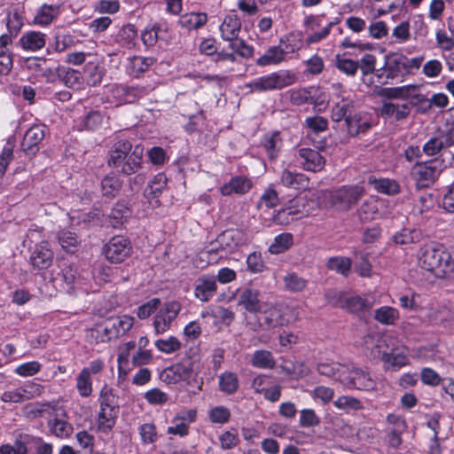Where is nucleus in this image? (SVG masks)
<instances>
[{
  "instance_id": "2f4dec72",
  "label": "nucleus",
  "mask_w": 454,
  "mask_h": 454,
  "mask_svg": "<svg viewBox=\"0 0 454 454\" xmlns=\"http://www.w3.org/2000/svg\"><path fill=\"white\" fill-rule=\"evenodd\" d=\"M132 150V145L128 140L116 142L109 152L108 164L114 168H119L127 158L128 153Z\"/></svg>"
},
{
  "instance_id": "a19ab883",
  "label": "nucleus",
  "mask_w": 454,
  "mask_h": 454,
  "mask_svg": "<svg viewBox=\"0 0 454 454\" xmlns=\"http://www.w3.org/2000/svg\"><path fill=\"white\" fill-rule=\"evenodd\" d=\"M347 364H340L335 362L320 363L317 365V372L319 374L333 379L340 383V378L344 376L347 372Z\"/></svg>"
},
{
  "instance_id": "f3484780",
  "label": "nucleus",
  "mask_w": 454,
  "mask_h": 454,
  "mask_svg": "<svg viewBox=\"0 0 454 454\" xmlns=\"http://www.w3.org/2000/svg\"><path fill=\"white\" fill-rule=\"evenodd\" d=\"M373 125L372 115L367 113H349L346 119L345 127L347 132L351 137H356L361 133H365Z\"/></svg>"
},
{
  "instance_id": "4be33fe9",
  "label": "nucleus",
  "mask_w": 454,
  "mask_h": 454,
  "mask_svg": "<svg viewBox=\"0 0 454 454\" xmlns=\"http://www.w3.org/2000/svg\"><path fill=\"white\" fill-rule=\"evenodd\" d=\"M294 47L289 48L287 45L283 48L281 45H273L269 47L265 52L259 57L255 63L259 67L278 66L286 59L287 52H294Z\"/></svg>"
},
{
  "instance_id": "f03ea898",
  "label": "nucleus",
  "mask_w": 454,
  "mask_h": 454,
  "mask_svg": "<svg viewBox=\"0 0 454 454\" xmlns=\"http://www.w3.org/2000/svg\"><path fill=\"white\" fill-rule=\"evenodd\" d=\"M372 343L371 354L374 358H380L387 369L397 371L409 364L407 348L403 346L400 340L392 336H372L368 337Z\"/></svg>"
},
{
  "instance_id": "4d7b16f0",
  "label": "nucleus",
  "mask_w": 454,
  "mask_h": 454,
  "mask_svg": "<svg viewBox=\"0 0 454 454\" xmlns=\"http://www.w3.org/2000/svg\"><path fill=\"white\" fill-rule=\"evenodd\" d=\"M217 249L213 243L210 247L201 251L197 255L195 264L197 267L205 268L208 264H214L218 262V259L223 255L217 254Z\"/></svg>"
},
{
  "instance_id": "5701e85b",
  "label": "nucleus",
  "mask_w": 454,
  "mask_h": 454,
  "mask_svg": "<svg viewBox=\"0 0 454 454\" xmlns=\"http://www.w3.org/2000/svg\"><path fill=\"white\" fill-rule=\"evenodd\" d=\"M217 291V284L215 276L202 275L194 286V296L203 302L210 301Z\"/></svg>"
},
{
  "instance_id": "4c0bfd02",
  "label": "nucleus",
  "mask_w": 454,
  "mask_h": 454,
  "mask_svg": "<svg viewBox=\"0 0 454 454\" xmlns=\"http://www.w3.org/2000/svg\"><path fill=\"white\" fill-rule=\"evenodd\" d=\"M280 180L283 185L294 190L306 189L309 184V178L305 175L287 169L282 172Z\"/></svg>"
},
{
  "instance_id": "79ce46f5",
  "label": "nucleus",
  "mask_w": 454,
  "mask_h": 454,
  "mask_svg": "<svg viewBox=\"0 0 454 454\" xmlns=\"http://www.w3.org/2000/svg\"><path fill=\"white\" fill-rule=\"evenodd\" d=\"M308 137L318 135L328 129V120L320 115L308 116L303 122Z\"/></svg>"
},
{
  "instance_id": "603ef678",
  "label": "nucleus",
  "mask_w": 454,
  "mask_h": 454,
  "mask_svg": "<svg viewBox=\"0 0 454 454\" xmlns=\"http://www.w3.org/2000/svg\"><path fill=\"white\" fill-rule=\"evenodd\" d=\"M59 76L64 84L68 88H79L82 83L81 73L70 67H61L58 69Z\"/></svg>"
},
{
  "instance_id": "b1692460",
  "label": "nucleus",
  "mask_w": 454,
  "mask_h": 454,
  "mask_svg": "<svg viewBox=\"0 0 454 454\" xmlns=\"http://www.w3.org/2000/svg\"><path fill=\"white\" fill-rule=\"evenodd\" d=\"M380 96L388 99H419V86L417 84H407L399 87L383 88L380 91Z\"/></svg>"
},
{
  "instance_id": "8fccbe9b",
  "label": "nucleus",
  "mask_w": 454,
  "mask_h": 454,
  "mask_svg": "<svg viewBox=\"0 0 454 454\" xmlns=\"http://www.w3.org/2000/svg\"><path fill=\"white\" fill-rule=\"evenodd\" d=\"M219 389L226 395L234 394L239 387V381L236 373L224 372L219 375Z\"/></svg>"
},
{
  "instance_id": "052dcab7",
  "label": "nucleus",
  "mask_w": 454,
  "mask_h": 454,
  "mask_svg": "<svg viewBox=\"0 0 454 454\" xmlns=\"http://www.w3.org/2000/svg\"><path fill=\"white\" fill-rule=\"evenodd\" d=\"M76 389L82 397H89L92 394V379L86 369H82L76 377Z\"/></svg>"
},
{
  "instance_id": "5fc2aeb1",
  "label": "nucleus",
  "mask_w": 454,
  "mask_h": 454,
  "mask_svg": "<svg viewBox=\"0 0 454 454\" xmlns=\"http://www.w3.org/2000/svg\"><path fill=\"white\" fill-rule=\"evenodd\" d=\"M121 186V182L120 178L114 174L106 176L101 181L102 193L109 198L115 197L118 194Z\"/></svg>"
},
{
  "instance_id": "20e7f679",
  "label": "nucleus",
  "mask_w": 454,
  "mask_h": 454,
  "mask_svg": "<svg viewBox=\"0 0 454 454\" xmlns=\"http://www.w3.org/2000/svg\"><path fill=\"white\" fill-rule=\"evenodd\" d=\"M296 75L289 70H279L266 75L256 77L247 84L252 92L281 90L294 84Z\"/></svg>"
},
{
  "instance_id": "c9c22d12",
  "label": "nucleus",
  "mask_w": 454,
  "mask_h": 454,
  "mask_svg": "<svg viewBox=\"0 0 454 454\" xmlns=\"http://www.w3.org/2000/svg\"><path fill=\"white\" fill-rule=\"evenodd\" d=\"M111 93L117 104H131L140 97L141 90L137 87L116 85L112 89Z\"/></svg>"
},
{
  "instance_id": "2eb2a0df",
  "label": "nucleus",
  "mask_w": 454,
  "mask_h": 454,
  "mask_svg": "<svg viewBox=\"0 0 454 454\" xmlns=\"http://www.w3.org/2000/svg\"><path fill=\"white\" fill-rule=\"evenodd\" d=\"M294 157L296 164L306 171L317 172L325 165V160L320 153L311 148H299Z\"/></svg>"
},
{
  "instance_id": "3c124183",
  "label": "nucleus",
  "mask_w": 454,
  "mask_h": 454,
  "mask_svg": "<svg viewBox=\"0 0 454 454\" xmlns=\"http://www.w3.org/2000/svg\"><path fill=\"white\" fill-rule=\"evenodd\" d=\"M48 427L51 433L59 438H67L73 432V427L70 423L57 417L49 420Z\"/></svg>"
},
{
  "instance_id": "dca6fc26",
  "label": "nucleus",
  "mask_w": 454,
  "mask_h": 454,
  "mask_svg": "<svg viewBox=\"0 0 454 454\" xmlns=\"http://www.w3.org/2000/svg\"><path fill=\"white\" fill-rule=\"evenodd\" d=\"M197 418L195 409H184L179 411L171 419V425L167 428V433L179 437L189 434L190 426Z\"/></svg>"
},
{
  "instance_id": "7c9ffc66",
  "label": "nucleus",
  "mask_w": 454,
  "mask_h": 454,
  "mask_svg": "<svg viewBox=\"0 0 454 454\" xmlns=\"http://www.w3.org/2000/svg\"><path fill=\"white\" fill-rule=\"evenodd\" d=\"M63 279L67 286H69L73 289L81 288L84 291H87L86 288H83L84 280L90 277L89 272H79L78 268L75 265H68L66 266L62 270Z\"/></svg>"
},
{
  "instance_id": "680f3d73",
  "label": "nucleus",
  "mask_w": 454,
  "mask_h": 454,
  "mask_svg": "<svg viewBox=\"0 0 454 454\" xmlns=\"http://www.w3.org/2000/svg\"><path fill=\"white\" fill-rule=\"evenodd\" d=\"M161 32V27L157 24H150L146 26L141 32V40L146 47L154 46L160 39V33Z\"/></svg>"
},
{
  "instance_id": "a878e982",
  "label": "nucleus",
  "mask_w": 454,
  "mask_h": 454,
  "mask_svg": "<svg viewBox=\"0 0 454 454\" xmlns=\"http://www.w3.org/2000/svg\"><path fill=\"white\" fill-rule=\"evenodd\" d=\"M454 144V127L450 132H440L436 136L431 137L423 145V152L428 156H433L441 152L444 147H448Z\"/></svg>"
},
{
  "instance_id": "f8f14e48",
  "label": "nucleus",
  "mask_w": 454,
  "mask_h": 454,
  "mask_svg": "<svg viewBox=\"0 0 454 454\" xmlns=\"http://www.w3.org/2000/svg\"><path fill=\"white\" fill-rule=\"evenodd\" d=\"M181 310L177 301H168L163 304L153 317V325L156 334H163L168 331Z\"/></svg>"
},
{
  "instance_id": "ea45409f",
  "label": "nucleus",
  "mask_w": 454,
  "mask_h": 454,
  "mask_svg": "<svg viewBox=\"0 0 454 454\" xmlns=\"http://www.w3.org/2000/svg\"><path fill=\"white\" fill-rule=\"evenodd\" d=\"M179 25L187 30H197L207 22V15L205 12H189L182 15Z\"/></svg>"
},
{
  "instance_id": "49530a36",
  "label": "nucleus",
  "mask_w": 454,
  "mask_h": 454,
  "mask_svg": "<svg viewBox=\"0 0 454 454\" xmlns=\"http://www.w3.org/2000/svg\"><path fill=\"white\" fill-rule=\"evenodd\" d=\"M136 342L133 340L128 341L124 344L123 350L120 352L117 357L118 364V380H124L129 372V353L136 347Z\"/></svg>"
},
{
  "instance_id": "4468645a",
  "label": "nucleus",
  "mask_w": 454,
  "mask_h": 454,
  "mask_svg": "<svg viewBox=\"0 0 454 454\" xmlns=\"http://www.w3.org/2000/svg\"><path fill=\"white\" fill-rule=\"evenodd\" d=\"M238 305L250 313H258L269 306L262 299L260 290L253 286H246L239 290Z\"/></svg>"
},
{
  "instance_id": "e433bc0d",
  "label": "nucleus",
  "mask_w": 454,
  "mask_h": 454,
  "mask_svg": "<svg viewBox=\"0 0 454 454\" xmlns=\"http://www.w3.org/2000/svg\"><path fill=\"white\" fill-rule=\"evenodd\" d=\"M98 401L99 403L100 410L119 413L120 405L118 402V397L114 394V391L112 387L106 385L104 386L100 390Z\"/></svg>"
},
{
  "instance_id": "09e8293b",
  "label": "nucleus",
  "mask_w": 454,
  "mask_h": 454,
  "mask_svg": "<svg viewBox=\"0 0 454 454\" xmlns=\"http://www.w3.org/2000/svg\"><path fill=\"white\" fill-rule=\"evenodd\" d=\"M57 239L61 247L67 252L73 253L80 244V239L74 231L61 229L57 232Z\"/></svg>"
},
{
  "instance_id": "338daca9",
  "label": "nucleus",
  "mask_w": 454,
  "mask_h": 454,
  "mask_svg": "<svg viewBox=\"0 0 454 454\" xmlns=\"http://www.w3.org/2000/svg\"><path fill=\"white\" fill-rule=\"evenodd\" d=\"M283 281L285 288L290 292H301L307 286V280L294 272L286 274Z\"/></svg>"
},
{
  "instance_id": "1a4fd4ad",
  "label": "nucleus",
  "mask_w": 454,
  "mask_h": 454,
  "mask_svg": "<svg viewBox=\"0 0 454 454\" xmlns=\"http://www.w3.org/2000/svg\"><path fill=\"white\" fill-rule=\"evenodd\" d=\"M310 204H314V201L309 200L306 195L300 194L287 201L285 207L278 211L275 217V221L278 223L283 224L289 222V219L285 217L286 215H293L296 218L307 215L312 209V206Z\"/></svg>"
},
{
  "instance_id": "393cba45",
  "label": "nucleus",
  "mask_w": 454,
  "mask_h": 454,
  "mask_svg": "<svg viewBox=\"0 0 454 454\" xmlns=\"http://www.w3.org/2000/svg\"><path fill=\"white\" fill-rule=\"evenodd\" d=\"M46 38V34L43 32L29 30L21 35L18 45L25 51L35 52L44 48Z\"/></svg>"
},
{
  "instance_id": "a18cd8bd",
  "label": "nucleus",
  "mask_w": 454,
  "mask_h": 454,
  "mask_svg": "<svg viewBox=\"0 0 454 454\" xmlns=\"http://www.w3.org/2000/svg\"><path fill=\"white\" fill-rule=\"evenodd\" d=\"M251 364L255 368L270 370L275 367L276 361L270 351L258 349L252 356Z\"/></svg>"
},
{
  "instance_id": "37998d69",
  "label": "nucleus",
  "mask_w": 454,
  "mask_h": 454,
  "mask_svg": "<svg viewBox=\"0 0 454 454\" xmlns=\"http://www.w3.org/2000/svg\"><path fill=\"white\" fill-rule=\"evenodd\" d=\"M118 412L100 410L97 415V430L100 433L109 434L116 424Z\"/></svg>"
},
{
  "instance_id": "6ab92c4d",
  "label": "nucleus",
  "mask_w": 454,
  "mask_h": 454,
  "mask_svg": "<svg viewBox=\"0 0 454 454\" xmlns=\"http://www.w3.org/2000/svg\"><path fill=\"white\" fill-rule=\"evenodd\" d=\"M221 38L225 41L237 39L241 30V20L235 12H231L223 18L218 27Z\"/></svg>"
},
{
  "instance_id": "c756f323",
  "label": "nucleus",
  "mask_w": 454,
  "mask_h": 454,
  "mask_svg": "<svg viewBox=\"0 0 454 454\" xmlns=\"http://www.w3.org/2000/svg\"><path fill=\"white\" fill-rule=\"evenodd\" d=\"M411 106L407 103L395 104L392 102H384L380 113L382 116L395 121H403L406 119L411 113Z\"/></svg>"
},
{
  "instance_id": "423d86ee",
  "label": "nucleus",
  "mask_w": 454,
  "mask_h": 454,
  "mask_svg": "<svg viewBox=\"0 0 454 454\" xmlns=\"http://www.w3.org/2000/svg\"><path fill=\"white\" fill-rule=\"evenodd\" d=\"M347 372L340 378V383L348 388L371 391L376 387V381L366 368L347 364Z\"/></svg>"
},
{
  "instance_id": "774afa93",
  "label": "nucleus",
  "mask_w": 454,
  "mask_h": 454,
  "mask_svg": "<svg viewBox=\"0 0 454 454\" xmlns=\"http://www.w3.org/2000/svg\"><path fill=\"white\" fill-rule=\"evenodd\" d=\"M24 25V18L22 13L18 10H14L7 16L6 27L11 35H17Z\"/></svg>"
},
{
  "instance_id": "39448f33",
  "label": "nucleus",
  "mask_w": 454,
  "mask_h": 454,
  "mask_svg": "<svg viewBox=\"0 0 454 454\" xmlns=\"http://www.w3.org/2000/svg\"><path fill=\"white\" fill-rule=\"evenodd\" d=\"M180 377L187 386H196L200 390L202 389L203 380H199V375L202 372L204 363L198 353L184 356L178 363H176Z\"/></svg>"
},
{
  "instance_id": "9b49d317",
  "label": "nucleus",
  "mask_w": 454,
  "mask_h": 454,
  "mask_svg": "<svg viewBox=\"0 0 454 454\" xmlns=\"http://www.w3.org/2000/svg\"><path fill=\"white\" fill-rule=\"evenodd\" d=\"M106 258L112 263H120L131 255L132 246L124 236L113 237L103 248Z\"/></svg>"
},
{
  "instance_id": "0e129e2a",
  "label": "nucleus",
  "mask_w": 454,
  "mask_h": 454,
  "mask_svg": "<svg viewBox=\"0 0 454 454\" xmlns=\"http://www.w3.org/2000/svg\"><path fill=\"white\" fill-rule=\"evenodd\" d=\"M72 43V36L69 35L56 34L49 43L47 52H63Z\"/></svg>"
},
{
  "instance_id": "aec40b11",
  "label": "nucleus",
  "mask_w": 454,
  "mask_h": 454,
  "mask_svg": "<svg viewBox=\"0 0 454 454\" xmlns=\"http://www.w3.org/2000/svg\"><path fill=\"white\" fill-rule=\"evenodd\" d=\"M375 303V299L371 294L350 295L340 300V306L345 308L350 313H359L369 310Z\"/></svg>"
},
{
  "instance_id": "ddd939ff",
  "label": "nucleus",
  "mask_w": 454,
  "mask_h": 454,
  "mask_svg": "<svg viewBox=\"0 0 454 454\" xmlns=\"http://www.w3.org/2000/svg\"><path fill=\"white\" fill-rule=\"evenodd\" d=\"M262 317L254 321H247V327L254 331L259 330H271L286 325L284 317L281 311L273 306H268L261 311Z\"/></svg>"
},
{
  "instance_id": "de8ad7c7",
  "label": "nucleus",
  "mask_w": 454,
  "mask_h": 454,
  "mask_svg": "<svg viewBox=\"0 0 454 454\" xmlns=\"http://www.w3.org/2000/svg\"><path fill=\"white\" fill-rule=\"evenodd\" d=\"M397 309L390 306H382L374 311L373 318L381 325H393L399 318Z\"/></svg>"
},
{
  "instance_id": "c03bdc74",
  "label": "nucleus",
  "mask_w": 454,
  "mask_h": 454,
  "mask_svg": "<svg viewBox=\"0 0 454 454\" xmlns=\"http://www.w3.org/2000/svg\"><path fill=\"white\" fill-rule=\"evenodd\" d=\"M154 62L153 58L134 56L129 59L128 73L132 76H138L145 73Z\"/></svg>"
},
{
  "instance_id": "cd10ccee",
  "label": "nucleus",
  "mask_w": 454,
  "mask_h": 454,
  "mask_svg": "<svg viewBox=\"0 0 454 454\" xmlns=\"http://www.w3.org/2000/svg\"><path fill=\"white\" fill-rule=\"evenodd\" d=\"M44 127L33 126L24 135L21 146L27 154H33L38 150V144L44 137Z\"/></svg>"
},
{
  "instance_id": "864d4df0",
  "label": "nucleus",
  "mask_w": 454,
  "mask_h": 454,
  "mask_svg": "<svg viewBox=\"0 0 454 454\" xmlns=\"http://www.w3.org/2000/svg\"><path fill=\"white\" fill-rule=\"evenodd\" d=\"M333 405L346 413L360 411L364 408L363 403L359 399L350 395L339 396L333 402Z\"/></svg>"
},
{
  "instance_id": "f257e3e1",
  "label": "nucleus",
  "mask_w": 454,
  "mask_h": 454,
  "mask_svg": "<svg viewBox=\"0 0 454 454\" xmlns=\"http://www.w3.org/2000/svg\"><path fill=\"white\" fill-rule=\"evenodd\" d=\"M419 265L438 278H454V260L442 245L427 244L418 254Z\"/></svg>"
},
{
  "instance_id": "9d476101",
  "label": "nucleus",
  "mask_w": 454,
  "mask_h": 454,
  "mask_svg": "<svg viewBox=\"0 0 454 454\" xmlns=\"http://www.w3.org/2000/svg\"><path fill=\"white\" fill-rule=\"evenodd\" d=\"M364 194L360 185H343L329 192L331 203L342 210H348L356 203Z\"/></svg>"
},
{
  "instance_id": "bf43d9fd",
  "label": "nucleus",
  "mask_w": 454,
  "mask_h": 454,
  "mask_svg": "<svg viewBox=\"0 0 454 454\" xmlns=\"http://www.w3.org/2000/svg\"><path fill=\"white\" fill-rule=\"evenodd\" d=\"M334 64L336 68L348 76H355L359 69L358 61L345 58L341 55H336Z\"/></svg>"
},
{
  "instance_id": "7ed1b4c3",
  "label": "nucleus",
  "mask_w": 454,
  "mask_h": 454,
  "mask_svg": "<svg viewBox=\"0 0 454 454\" xmlns=\"http://www.w3.org/2000/svg\"><path fill=\"white\" fill-rule=\"evenodd\" d=\"M43 230L39 227L30 228L27 233V240L35 244L30 247L29 262L35 270H46L53 261V252L45 239H41Z\"/></svg>"
},
{
  "instance_id": "58836bf2",
  "label": "nucleus",
  "mask_w": 454,
  "mask_h": 454,
  "mask_svg": "<svg viewBox=\"0 0 454 454\" xmlns=\"http://www.w3.org/2000/svg\"><path fill=\"white\" fill-rule=\"evenodd\" d=\"M137 32L134 25L128 24L123 26L115 36L116 43L126 49H132L137 43Z\"/></svg>"
},
{
  "instance_id": "6e6552de",
  "label": "nucleus",
  "mask_w": 454,
  "mask_h": 454,
  "mask_svg": "<svg viewBox=\"0 0 454 454\" xmlns=\"http://www.w3.org/2000/svg\"><path fill=\"white\" fill-rule=\"evenodd\" d=\"M323 17L324 15L311 14L304 19V27L309 33L305 40L307 44H314L325 40L329 35L333 27L340 21V18H334L333 20L328 22L317 31V28L322 25Z\"/></svg>"
},
{
  "instance_id": "bb28decb",
  "label": "nucleus",
  "mask_w": 454,
  "mask_h": 454,
  "mask_svg": "<svg viewBox=\"0 0 454 454\" xmlns=\"http://www.w3.org/2000/svg\"><path fill=\"white\" fill-rule=\"evenodd\" d=\"M167 185V176L163 173H158L153 176L149 184L145 190V196L148 199L149 203L153 207H157L160 205L158 197L162 192Z\"/></svg>"
},
{
  "instance_id": "13d9d810",
  "label": "nucleus",
  "mask_w": 454,
  "mask_h": 454,
  "mask_svg": "<svg viewBox=\"0 0 454 454\" xmlns=\"http://www.w3.org/2000/svg\"><path fill=\"white\" fill-rule=\"evenodd\" d=\"M293 245V235L288 232L278 234L273 243L269 247V252L278 254L286 251Z\"/></svg>"
},
{
  "instance_id": "f704fd0d",
  "label": "nucleus",
  "mask_w": 454,
  "mask_h": 454,
  "mask_svg": "<svg viewBox=\"0 0 454 454\" xmlns=\"http://www.w3.org/2000/svg\"><path fill=\"white\" fill-rule=\"evenodd\" d=\"M59 15V6L56 4H43L36 12L33 24L39 27L50 25Z\"/></svg>"
},
{
  "instance_id": "6e6d98bb",
  "label": "nucleus",
  "mask_w": 454,
  "mask_h": 454,
  "mask_svg": "<svg viewBox=\"0 0 454 454\" xmlns=\"http://www.w3.org/2000/svg\"><path fill=\"white\" fill-rule=\"evenodd\" d=\"M352 108V104L348 100L342 98L340 102L335 103L332 108V121L333 122L344 121L345 123L346 119L348 117V114L353 113Z\"/></svg>"
},
{
  "instance_id": "72a5a7b5",
  "label": "nucleus",
  "mask_w": 454,
  "mask_h": 454,
  "mask_svg": "<svg viewBox=\"0 0 454 454\" xmlns=\"http://www.w3.org/2000/svg\"><path fill=\"white\" fill-rule=\"evenodd\" d=\"M106 322L110 328V332L112 333V337H114V339H117L131 329L134 324V318L128 315H122L109 318Z\"/></svg>"
},
{
  "instance_id": "c85d7f7f",
  "label": "nucleus",
  "mask_w": 454,
  "mask_h": 454,
  "mask_svg": "<svg viewBox=\"0 0 454 454\" xmlns=\"http://www.w3.org/2000/svg\"><path fill=\"white\" fill-rule=\"evenodd\" d=\"M144 155V147L140 145H136L129 153L127 158L121 162V171L125 175H131L137 172L142 167Z\"/></svg>"
},
{
  "instance_id": "a211bd4d",
  "label": "nucleus",
  "mask_w": 454,
  "mask_h": 454,
  "mask_svg": "<svg viewBox=\"0 0 454 454\" xmlns=\"http://www.w3.org/2000/svg\"><path fill=\"white\" fill-rule=\"evenodd\" d=\"M246 242L243 232L239 230H228L220 234L213 244L217 249L231 253Z\"/></svg>"
},
{
  "instance_id": "0eeeda50",
  "label": "nucleus",
  "mask_w": 454,
  "mask_h": 454,
  "mask_svg": "<svg viewBox=\"0 0 454 454\" xmlns=\"http://www.w3.org/2000/svg\"><path fill=\"white\" fill-rule=\"evenodd\" d=\"M443 168V161L434 159L415 164L411 174L419 187H428L434 182Z\"/></svg>"
},
{
  "instance_id": "473e14b6",
  "label": "nucleus",
  "mask_w": 454,
  "mask_h": 454,
  "mask_svg": "<svg viewBox=\"0 0 454 454\" xmlns=\"http://www.w3.org/2000/svg\"><path fill=\"white\" fill-rule=\"evenodd\" d=\"M261 145L270 160L277 158L283 146L280 133L274 131L265 134L261 140Z\"/></svg>"
},
{
  "instance_id": "412c9836",
  "label": "nucleus",
  "mask_w": 454,
  "mask_h": 454,
  "mask_svg": "<svg viewBox=\"0 0 454 454\" xmlns=\"http://www.w3.org/2000/svg\"><path fill=\"white\" fill-rule=\"evenodd\" d=\"M252 179L246 176H234L229 182L220 187V192L223 196H231L232 194L243 195L247 193L253 187Z\"/></svg>"
},
{
  "instance_id": "69168bd1",
  "label": "nucleus",
  "mask_w": 454,
  "mask_h": 454,
  "mask_svg": "<svg viewBox=\"0 0 454 454\" xmlns=\"http://www.w3.org/2000/svg\"><path fill=\"white\" fill-rule=\"evenodd\" d=\"M327 267L343 276H348L351 269V261L347 257H332L327 262Z\"/></svg>"
},
{
  "instance_id": "e2e57ef3",
  "label": "nucleus",
  "mask_w": 454,
  "mask_h": 454,
  "mask_svg": "<svg viewBox=\"0 0 454 454\" xmlns=\"http://www.w3.org/2000/svg\"><path fill=\"white\" fill-rule=\"evenodd\" d=\"M374 188L381 193L387 195H395L397 194L400 191V186L398 183L395 180L387 179V178H380L374 179L372 181Z\"/></svg>"
}]
</instances>
